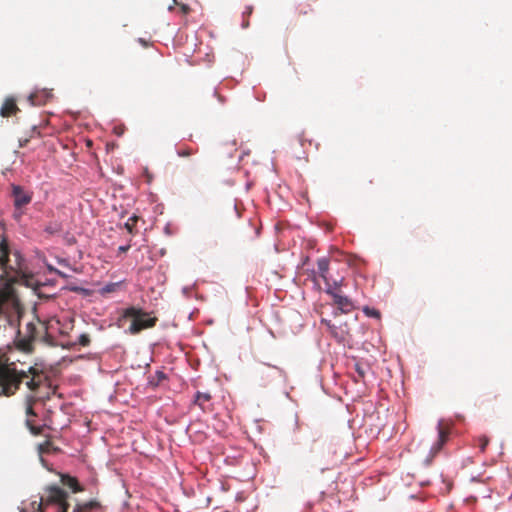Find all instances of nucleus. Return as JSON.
I'll list each match as a JSON object with an SVG mask.
<instances>
[{"instance_id": "f257e3e1", "label": "nucleus", "mask_w": 512, "mask_h": 512, "mask_svg": "<svg viewBox=\"0 0 512 512\" xmlns=\"http://www.w3.org/2000/svg\"><path fill=\"white\" fill-rule=\"evenodd\" d=\"M11 345L0 347V397H12L24 383L30 393L24 397L25 413L29 417L36 416L33 409L38 401L35 393L42 384L41 372L34 366H25L19 360L13 359Z\"/></svg>"}, {"instance_id": "f03ea898", "label": "nucleus", "mask_w": 512, "mask_h": 512, "mask_svg": "<svg viewBox=\"0 0 512 512\" xmlns=\"http://www.w3.org/2000/svg\"><path fill=\"white\" fill-rule=\"evenodd\" d=\"M11 250L5 236V228L0 221V319H4L11 326L17 325L21 316V305L12 284L17 283L21 277L20 256L14 263L9 258Z\"/></svg>"}, {"instance_id": "7ed1b4c3", "label": "nucleus", "mask_w": 512, "mask_h": 512, "mask_svg": "<svg viewBox=\"0 0 512 512\" xmlns=\"http://www.w3.org/2000/svg\"><path fill=\"white\" fill-rule=\"evenodd\" d=\"M67 493L57 486L46 489L45 495L41 497L39 512H67L69 504Z\"/></svg>"}, {"instance_id": "20e7f679", "label": "nucleus", "mask_w": 512, "mask_h": 512, "mask_svg": "<svg viewBox=\"0 0 512 512\" xmlns=\"http://www.w3.org/2000/svg\"><path fill=\"white\" fill-rule=\"evenodd\" d=\"M122 316L131 319V325L128 329L130 334H138L144 329L153 328L158 321L157 317L151 316L150 313L135 306L126 308Z\"/></svg>"}, {"instance_id": "39448f33", "label": "nucleus", "mask_w": 512, "mask_h": 512, "mask_svg": "<svg viewBox=\"0 0 512 512\" xmlns=\"http://www.w3.org/2000/svg\"><path fill=\"white\" fill-rule=\"evenodd\" d=\"M340 286V283L334 281V288L329 286L326 289V293L329 294L335 305L342 313H349L354 310L355 306L350 298L340 294L336 289Z\"/></svg>"}, {"instance_id": "423d86ee", "label": "nucleus", "mask_w": 512, "mask_h": 512, "mask_svg": "<svg viewBox=\"0 0 512 512\" xmlns=\"http://www.w3.org/2000/svg\"><path fill=\"white\" fill-rule=\"evenodd\" d=\"M12 196L14 200V206L16 208V215L17 217H20L22 214L21 209L31 202L32 194L25 191L21 186L13 185Z\"/></svg>"}, {"instance_id": "0eeeda50", "label": "nucleus", "mask_w": 512, "mask_h": 512, "mask_svg": "<svg viewBox=\"0 0 512 512\" xmlns=\"http://www.w3.org/2000/svg\"><path fill=\"white\" fill-rule=\"evenodd\" d=\"M27 329L29 330V335L23 338L20 337V331H17V336L14 340L15 347L25 353H30L33 350V341L35 339L34 330L35 327L32 323L27 325Z\"/></svg>"}, {"instance_id": "6e6552de", "label": "nucleus", "mask_w": 512, "mask_h": 512, "mask_svg": "<svg viewBox=\"0 0 512 512\" xmlns=\"http://www.w3.org/2000/svg\"><path fill=\"white\" fill-rule=\"evenodd\" d=\"M312 142L305 139L304 135H298L291 143V154L297 159H307L306 147L311 146Z\"/></svg>"}, {"instance_id": "1a4fd4ad", "label": "nucleus", "mask_w": 512, "mask_h": 512, "mask_svg": "<svg viewBox=\"0 0 512 512\" xmlns=\"http://www.w3.org/2000/svg\"><path fill=\"white\" fill-rule=\"evenodd\" d=\"M321 322L327 326L330 334L338 342H345L348 340L350 332L347 323H344L343 325L341 324L340 326H336L335 324H332L331 321L326 319H322Z\"/></svg>"}, {"instance_id": "9d476101", "label": "nucleus", "mask_w": 512, "mask_h": 512, "mask_svg": "<svg viewBox=\"0 0 512 512\" xmlns=\"http://www.w3.org/2000/svg\"><path fill=\"white\" fill-rule=\"evenodd\" d=\"M449 432L446 428H444L441 424L438 425V439L436 443L432 446L430 457H428L425 462L426 465H429L432 461V458L442 449L443 445L446 443L448 439Z\"/></svg>"}, {"instance_id": "9b49d317", "label": "nucleus", "mask_w": 512, "mask_h": 512, "mask_svg": "<svg viewBox=\"0 0 512 512\" xmlns=\"http://www.w3.org/2000/svg\"><path fill=\"white\" fill-rule=\"evenodd\" d=\"M20 109L18 108L16 104V100L12 97L6 98L3 102L1 109H0V115L3 118H7L13 115H16Z\"/></svg>"}, {"instance_id": "f8f14e48", "label": "nucleus", "mask_w": 512, "mask_h": 512, "mask_svg": "<svg viewBox=\"0 0 512 512\" xmlns=\"http://www.w3.org/2000/svg\"><path fill=\"white\" fill-rule=\"evenodd\" d=\"M51 97L52 93L50 91L41 90L30 94L28 100L34 106H41L45 105Z\"/></svg>"}, {"instance_id": "ddd939ff", "label": "nucleus", "mask_w": 512, "mask_h": 512, "mask_svg": "<svg viewBox=\"0 0 512 512\" xmlns=\"http://www.w3.org/2000/svg\"><path fill=\"white\" fill-rule=\"evenodd\" d=\"M73 512H103L101 504L96 500H91L82 504H77Z\"/></svg>"}, {"instance_id": "4468645a", "label": "nucleus", "mask_w": 512, "mask_h": 512, "mask_svg": "<svg viewBox=\"0 0 512 512\" xmlns=\"http://www.w3.org/2000/svg\"><path fill=\"white\" fill-rule=\"evenodd\" d=\"M212 399V396L209 392H197L193 399V404L199 406L202 411H207L209 408L207 407V403H209Z\"/></svg>"}, {"instance_id": "2eb2a0df", "label": "nucleus", "mask_w": 512, "mask_h": 512, "mask_svg": "<svg viewBox=\"0 0 512 512\" xmlns=\"http://www.w3.org/2000/svg\"><path fill=\"white\" fill-rule=\"evenodd\" d=\"M317 267H318L319 275L324 280V282L326 283L327 288L329 286H332L330 284L328 276H327V273H328V270H329V260H328V258L322 257V258L318 259Z\"/></svg>"}, {"instance_id": "dca6fc26", "label": "nucleus", "mask_w": 512, "mask_h": 512, "mask_svg": "<svg viewBox=\"0 0 512 512\" xmlns=\"http://www.w3.org/2000/svg\"><path fill=\"white\" fill-rule=\"evenodd\" d=\"M62 484L72 490V492L77 493L83 491V487L79 484L77 478L64 475L61 478Z\"/></svg>"}, {"instance_id": "f3484780", "label": "nucleus", "mask_w": 512, "mask_h": 512, "mask_svg": "<svg viewBox=\"0 0 512 512\" xmlns=\"http://www.w3.org/2000/svg\"><path fill=\"white\" fill-rule=\"evenodd\" d=\"M354 369L357 375L354 376L355 382L364 381L366 373L368 371V366L361 362H356L354 364Z\"/></svg>"}, {"instance_id": "a211bd4d", "label": "nucleus", "mask_w": 512, "mask_h": 512, "mask_svg": "<svg viewBox=\"0 0 512 512\" xmlns=\"http://www.w3.org/2000/svg\"><path fill=\"white\" fill-rule=\"evenodd\" d=\"M196 152H197V150L192 149L191 147H187V146L179 147V148H177V151H176L177 155L182 158L190 157V156L194 155Z\"/></svg>"}, {"instance_id": "6ab92c4d", "label": "nucleus", "mask_w": 512, "mask_h": 512, "mask_svg": "<svg viewBox=\"0 0 512 512\" xmlns=\"http://www.w3.org/2000/svg\"><path fill=\"white\" fill-rule=\"evenodd\" d=\"M138 220H139V217L136 216V215H133L125 223V228L127 229V231L130 234H134L135 233V227H136V224H137Z\"/></svg>"}, {"instance_id": "aec40b11", "label": "nucleus", "mask_w": 512, "mask_h": 512, "mask_svg": "<svg viewBox=\"0 0 512 512\" xmlns=\"http://www.w3.org/2000/svg\"><path fill=\"white\" fill-rule=\"evenodd\" d=\"M476 441H477L479 450L481 452H485L486 447L488 446L489 441H490L489 438L486 435H481L476 439Z\"/></svg>"}, {"instance_id": "412c9836", "label": "nucleus", "mask_w": 512, "mask_h": 512, "mask_svg": "<svg viewBox=\"0 0 512 512\" xmlns=\"http://www.w3.org/2000/svg\"><path fill=\"white\" fill-rule=\"evenodd\" d=\"M26 425H27V427L29 428L30 432L33 435H40L42 433V431H43V427L33 425V423H32L30 418H27Z\"/></svg>"}, {"instance_id": "4be33fe9", "label": "nucleus", "mask_w": 512, "mask_h": 512, "mask_svg": "<svg viewBox=\"0 0 512 512\" xmlns=\"http://www.w3.org/2000/svg\"><path fill=\"white\" fill-rule=\"evenodd\" d=\"M253 12V7L252 6H247L245 8V10L243 11V21H242V27L243 28H247L249 26V21H248V17L252 14Z\"/></svg>"}, {"instance_id": "5701e85b", "label": "nucleus", "mask_w": 512, "mask_h": 512, "mask_svg": "<svg viewBox=\"0 0 512 512\" xmlns=\"http://www.w3.org/2000/svg\"><path fill=\"white\" fill-rule=\"evenodd\" d=\"M52 447V443L49 440H46L45 442L41 443L39 445V452L42 453H49Z\"/></svg>"}, {"instance_id": "b1692460", "label": "nucleus", "mask_w": 512, "mask_h": 512, "mask_svg": "<svg viewBox=\"0 0 512 512\" xmlns=\"http://www.w3.org/2000/svg\"><path fill=\"white\" fill-rule=\"evenodd\" d=\"M363 312L369 317L380 318V312L374 308L365 307Z\"/></svg>"}, {"instance_id": "393cba45", "label": "nucleus", "mask_w": 512, "mask_h": 512, "mask_svg": "<svg viewBox=\"0 0 512 512\" xmlns=\"http://www.w3.org/2000/svg\"><path fill=\"white\" fill-rule=\"evenodd\" d=\"M78 343L81 346H88L90 344V337L88 334H81L78 338Z\"/></svg>"}, {"instance_id": "a878e982", "label": "nucleus", "mask_w": 512, "mask_h": 512, "mask_svg": "<svg viewBox=\"0 0 512 512\" xmlns=\"http://www.w3.org/2000/svg\"><path fill=\"white\" fill-rule=\"evenodd\" d=\"M179 13L182 15H187L190 12V7L187 4H179Z\"/></svg>"}, {"instance_id": "bb28decb", "label": "nucleus", "mask_w": 512, "mask_h": 512, "mask_svg": "<svg viewBox=\"0 0 512 512\" xmlns=\"http://www.w3.org/2000/svg\"><path fill=\"white\" fill-rule=\"evenodd\" d=\"M118 283H110V284H107L104 288H103V291L106 292V293H110V292H114L115 289L118 287Z\"/></svg>"}, {"instance_id": "cd10ccee", "label": "nucleus", "mask_w": 512, "mask_h": 512, "mask_svg": "<svg viewBox=\"0 0 512 512\" xmlns=\"http://www.w3.org/2000/svg\"><path fill=\"white\" fill-rule=\"evenodd\" d=\"M129 249H130V245H125V246H120V247L118 248V251H119L120 253H125V252H127Z\"/></svg>"}, {"instance_id": "c85d7f7f", "label": "nucleus", "mask_w": 512, "mask_h": 512, "mask_svg": "<svg viewBox=\"0 0 512 512\" xmlns=\"http://www.w3.org/2000/svg\"><path fill=\"white\" fill-rule=\"evenodd\" d=\"M176 5L178 6V5H179V3L177 2V0H173V1H172V4L168 6V10H169V11H173V10H174V7H175Z\"/></svg>"}, {"instance_id": "c756f323", "label": "nucleus", "mask_w": 512, "mask_h": 512, "mask_svg": "<svg viewBox=\"0 0 512 512\" xmlns=\"http://www.w3.org/2000/svg\"><path fill=\"white\" fill-rule=\"evenodd\" d=\"M139 42H140L142 45L147 46V43H146V41H145L144 39L140 38V39H139Z\"/></svg>"}, {"instance_id": "7c9ffc66", "label": "nucleus", "mask_w": 512, "mask_h": 512, "mask_svg": "<svg viewBox=\"0 0 512 512\" xmlns=\"http://www.w3.org/2000/svg\"><path fill=\"white\" fill-rule=\"evenodd\" d=\"M164 377V374L163 373H160L159 374V378H163Z\"/></svg>"}]
</instances>
